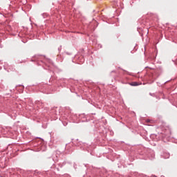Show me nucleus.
Wrapping results in <instances>:
<instances>
[{
    "label": "nucleus",
    "mask_w": 177,
    "mask_h": 177,
    "mask_svg": "<svg viewBox=\"0 0 177 177\" xmlns=\"http://www.w3.org/2000/svg\"><path fill=\"white\" fill-rule=\"evenodd\" d=\"M132 86H138V83L137 82H133L131 84Z\"/></svg>",
    "instance_id": "obj_1"
}]
</instances>
